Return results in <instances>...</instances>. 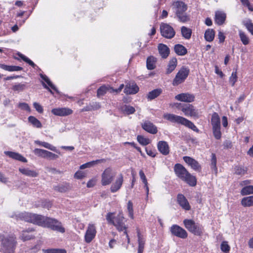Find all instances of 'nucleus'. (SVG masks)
I'll return each mask as SVG.
<instances>
[{
	"instance_id": "obj_6",
	"label": "nucleus",
	"mask_w": 253,
	"mask_h": 253,
	"mask_svg": "<svg viewBox=\"0 0 253 253\" xmlns=\"http://www.w3.org/2000/svg\"><path fill=\"white\" fill-rule=\"evenodd\" d=\"M183 223L185 228L195 235L200 236L203 234V227L194 220L186 219L184 220Z\"/></svg>"
},
{
	"instance_id": "obj_9",
	"label": "nucleus",
	"mask_w": 253,
	"mask_h": 253,
	"mask_svg": "<svg viewBox=\"0 0 253 253\" xmlns=\"http://www.w3.org/2000/svg\"><path fill=\"white\" fill-rule=\"evenodd\" d=\"M160 31L163 37L167 39H171L175 35V31L169 25L163 23L160 26Z\"/></svg>"
},
{
	"instance_id": "obj_14",
	"label": "nucleus",
	"mask_w": 253,
	"mask_h": 253,
	"mask_svg": "<svg viewBox=\"0 0 253 253\" xmlns=\"http://www.w3.org/2000/svg\"><path fill=\"white\" fill-rule=\"evenodd\" d=\"M175 99L180 101L190 103L194 101L195 96L189 93H182L176 95Z\"/></svg>"
},
{
	"instance_id": "obj_23",
	"label": "nucleus",
	"mask_w": 253,
	"mask_h": 253,
	"mask_svg": "<svg viewBox=\"0 0 253 253\" xmlns=\"http://www.w3.org/2000/svg\"><path fill=\"white\" fill-rule=\"evenodd\" d=\"M158 50L159 53L164 58H166L169 54V47L164 44H160L159 45Z\"/></svg>"
},
{
	"instance_id": "obj_21",
	"label": "nucleus",
	"mask_w": 253,
	"mask_h": 253,
	"mask_svg": "<svg viewBox=\"0 0 253 253\" xmlns=\"http://www.w3.org/2000/svg\"><path fill=\"white\" fill-rule=\"evenodd\" d=\"M139 90V87L134 83H130L126 85L124 92L126 94H135Z\"/></svg>"
},
{
	"instance_id": "obj_30",
	"label": "nucleus",
	"mask_w": 253,
	"mask_h": 253,
	"mask_svg": "<svg viewBox=\"0 0 253 253\" xmlns=\"http://www.w3.org/2000/svg\"><path fill=\"white\" fill-rule=\"evenodd\" d=\"M157 59L154 56H151L147 58L146 61V66L148 70H153L156 68Z\"/></svg>"
},
{
	"instance_id": "obj_58",
	"label": "nucleus",
	"mask_w": 253,
	"mask_h": 253,
	"mask_svg": "<svg viewBox=\"0 0 253 253\" xmlns=\"http://www.w3.org/2000/svg\"><path fill=\"white\" fill-rule=\"evenodd\" d=\"M58 158V156L54 153L47 151L45 159H47L50 160H56Z\"/></svg>"
},
{
	"instance_id": "obj_52",
	"label": "nucleus",
	"mask_w": 253,
	"mask_h": 253,
	"mask_svg": "<svg viewBox=\"0 0 253 253\" xmlns=\"http://www.w3.org/2000/svg\"><path fill=\"white\" fill-rule=\"evenodd\" d=\"M220 249L223 252L227 253L229 252L230 247L228 244L227 242L223 241L221 244Z\"/></svg>"
},
{
	"instance_id": "obj_39",
	"label": "nucleus",
	"mask_w": 253,
	"mask_h": 253,
	"mask_svg": "<svg viewBox=\"0 0 253 253\" xmlns=\"http://www.w3.org/2000/svg\"><path fill=\"white\" fill-rule=\"evenodd\" d=\"M211 123L212 127L220 126V118L217 113L214 112L212 114Z\"/></svg>"
},
{
	"instance_id": "obj_61",
	"label": "nucleus",
	"mask_w": 253,
	"mask_h": 253,
	"mask_svg": "<svg viewBox=\"0 0 253 253\" xmlns=\"http://www.w3.org/2000/svg\"><path fill=\"white\" fill-rule=\"evenodd\" d=\"M84 172L81 170L77 171L74 174V178L78 179H81L85 177Z\"/></svg>"
},
{
	"instance_id": "obj_3",
	"label": "nucleus",
	"mask_w": 253,
	"mask_h": 253,
	"mask_svg": "<svg viewBox=\"0 0 253 253\" xmlns=\"http://www.w3.org/2000/svg\"><path fill=\"white\" fill-rule=\"evenodd\" d=\"M114 213L109 212L106 215V220L108 222L112 224L119 232L126 230L127 226L125 224V218L122 211H120L116 216H113Z\"/></svg>"
},
{
	"instance_id": "obj_7",
	"label": "nucleus",
	"mask_w": 253,
	"mask_h": 253,
	"mask_svg": "<svg viewBox=\"0 0 253 253\" xmlns=\"http://www.w3.org/2000/svg\"><path fill=\"white\" fill-rule=\"evenodd\" d=\"M116 173L110 168L106 169L101 174V183L103 186L109 185L113 180Z\"/></svg>"
},
{
	"instance_id": "obj_45",
	"label": "nucleus",
	"mask_w": 253,
	"mask_h": 253,
	"mask_svg": "<svg viewBox=\"0 0 253 253\" xmlns=\"http://www.w3.org/2000/svg\"><path fill=\"white\" fill-rule=\"evenodd\" d=\"M137 140L138 142L142 145H147L150 143V140L147 138L144 137L142 135H138Z\"/></svg>"
},
{
	"instance_id": "obj_28",
	"label": "nucleus",
	"mask_w": 253,
	"mask_h": 253,
	"mask_svg": "<svg viewBox=\"0 0 253 253\" xmlns=\"http://www.w3.org/2000/svg\"><path fill=\"white\" fill-rule=\"evenodd\" d=\"M35 143L39 146L43 147L46 149L50 150L56 152L60 154V152H58L57 151L56 147L52 145L51 144H50L47 142H42V141H41L39 140H36V141H35Z\"/></svg>"
},
{
	"instance_id": "obj_11",
	"label": "nucleus",
	"mask_w": 253,
	"mask_h": 253,
	"mask_svg": "<svg viewBox=\"0 0 253 253\" xmlns=\"http://www.w3.org/2000/svg\"><path fill=\"white\" fill-rule=\"evenodd\" d=\"M171 234L181 239H185L188 236L186 231L177 225H173L170 227Z\"/></svg>"
},
{
	"instance_id": "obj_56",
	"label": "nucleus",
	"mask_w": 253,
	"mask_h": 253,
	"mask_svg": "<svg viewBox=\"0 0 253 253\" xmlns=\"http://www.w3.org/2000/svg\"><path fill=\"white\" fill-rule=\"evenodd\" d=\"M237 81V72L235 71L233 72L231 74V76L229 78V82L231 84V85L233 86L235 85V83Z\"/></svg>"
},
{
	"instance_id": "obj_64",
	"label": "nucleus",
	"mask_w": 253,
	"mask_h": 253,
	"mask_svg": "<svg viewBox=\"0 0 253 253\" xmlns=\"http://www.w3.org/2000/svg\"><path fill=\"white\" fill-rule=\"evenodd\" d=\"M18 107L22 110H25L29 112L30 111V108L27 103H20L19 104Z\"/></svg>"
},
{
	"instance_id": "obj_15",
	"label": "nucleus",
	"mask_w": 253,
	"mask_h": 253,
	"mask_svg": "<svg viewBox=\"0 0 253 253\" xmlns=\"http://www.w3.org/2000/svg\"><path fill=\"white\" fill-rule=\"evenodd\" d=\"M124 178L122 174H120L110 187L111 192L115 193L119 190L123 183Z\"/></svg>"
},
{
	"instance_id": "obj_26",
	"label": "nucleus",
	"mask_w": 253,
	"mask_h": 253,
	"mask_svg": "<svg viewBox=\"0 0 253 253\" xmlns=\"http://www.w3.org/2000/svg\"><path fill=\"white\" fill-rule=\"evenodd\" d=\"M137 237L138 243L137 253H143L144 248V245L145 244V240L144 238V237L142 235H141L139 231L137 232Z\"/></svg>"
},
{
	"instance_id": "obj_38",
	"label": "nucleus",
	"mask_w": 253,
	"mask_h": 253,
	"mask_svg": "<svg viewBox=\"0 0 253 253\" xmlns=\"http://www.w3.org/2000/svg\"><path fill=\"white\" fill-rule=\"evenodd\" d=\"M101 105L99 102H92L84 108L83 110L84 111H91L92 110H96L100 108Z\"/></svg>"
},
{
	"instance_id": "obj_2",
	"label": "nucleus",
	"mask_w": 253,
	"mask_h": 253,
	"mask_svg": "<svg viewBox=\"0 0 253 253\" xmlns=\"http://www.w3.org/2000/svg\"><path fill=\"white\" fill-rule=\"evenodd\" d=\"M174 169L177 176L181 180L186 182L191 186H194L196 185V177L191 175L182 165L177 164L175 165Z\"/></svg>"
},
{
	"instance_id": "obj_17",
	"label": "nucleus",
	"mask_w": 253,
	"mask_h": 253,
	"mask_svg": "<svg viewBox=\"0 0 253 253\" xmlns=\"http://www.w3.org/2000/svg\"><path fill=\"white\" fill-rule=\"evenodd\" d=\"M51 113L56 116H65L72 114L73 111L67 108H57L52 109Z\"/></svg>"
},
{
	"instance_id": "obj_59",
	"label": "nucleus",
	"mask_w": 253,
	"mask_h": 253,
	"mask_svg": "<svg viewBox=\"0 0 253 253\" xmlns=\"http://www.w3.org/2000/svg\"><path fill=\"white\" fill-rule=\"evenodd\" d=\"M18 55L23 60H24L25 62L28 63L29 65H30L32 67H34L36 66L35 64H34V63L32 61H31L30 59H29L28 57H27L26 56H24V55H23L22 54H19Z\"/></svg>"
},
{
	"instance_id": "obj_20",
	"label": "nucleus",
	"mask_w": 253,
	"mask_h": 253,
	"mask_svg": "<svg viewBox=\"0 0 253 253\" xmlns=\"http://www.w3.org/2000/svg\"><path fill=\"white\" fill-rule=\"evenodd\" d=\"M142 128L147 132L155 134L157 132V128L152 123L149 121H146L142 124Z\"/></svg>"
},
{
	"instance_id": "obj_50",
	"label": "nucleus",
	"mask_w": 253,
	"mask_h": 253,
	"mask_svg": "<svg viewBox=\"0 0 253 253\" xmlns=\"http://www.w3.org/2000/svg\"><path fill=\"white\" fill-rule=\"evenodd\" d=\"M43 252L44 253H66V251L65 250L59 249L43 250Z\"/></svg>"
},
{
	"instance_id": "obj_10",
	"label": "nucleus",
	"mask_w": 253,
	"mask_h": 253,
	"mask_svg": "<svg viewBox=\"0 0 253 253\" xmlns=\"http://www.w3.org/2000/svg\"><path fill=\"white\" fill-rule=\"evenodd\" d=\"M181 110L186 116H190L196 118L199 117V112L197 109L190 104H184L181 107Z\"/></svg>"
},
{
	"instance_id": "obj_13",
	"label": "nucleus",
	"mask_w": 253,
	"mask_h": 253,
	"mask_svg": "<svg viewBox=\"0 0 253 253\" xmlns=\"http://www.w3.org/2000/svg\"><path fill=\"white\" fill-rule=\"evenodd\" d=\"M173 9H174L175 15L180 13L186 12L187 10V5L184 2L181 1H174L172 4Z\"/></svg>"
},
{
	"instance_id": "obj_22",
	"label": "nucleus",
	"mask_w": 253,
	"mask_h": 253,
	"mask_svg": "<svg viewBox=\"0 0 253 253\" xmlns=\"http://www.w3.org/2000/svg\"><path fill=\"white\" fill-rule=\"evenodd\" d=\"M54 190L59 192H66L70 190L72 188L71 185L68 183H65L58 184L54 186Z\"/></svg>"
},
{
	"instance_id": "obj_25",
	"label": "nucleus",
	"mask_w": 253,
	"mask_h": 253,
	"mask_svg": "<svg viewBox=\"0 0 253 253\" xmlns=\"http://www.w3.org/2000/svg\"><path fill=\"white\" fill-rule=\"evenodd\" d=\"M226 19V14L221 11H217L215 15V21L218 25H222Z\"/></svg>"
},
{
	"instance_id": "obj_62",
	"label": "nucleus",
	"mask_w": 253,
	"mask_h": 253,
	"mask_svg": "<svg viewBox=\"0 0 253 253\" xmlns=\"http://www.w3.org/2000/svg\"><path fill=\"white\" fill-rule=\"evenodd\" d=\"M97 179L96 178H93L87 182L86 186L88 188L93 187L95 185Z\"/></svg>"
},
{
	"instance_id": "obj_41",
	"label": "nucleus",
	"mask_w": 253,
	"mask_h": 253,
	"mask_svg": "<svg viewBox=\"0 0 253 253\" xmlns=\"http://www.w3.org/2000/svg\"><path fill=\"white\" fill-rule=\"evenodd\" d=\"M240 193L242 196L253 194V185L244 186L241 189Z\"/></svg>"
},
{
	"instance_id": "obj_24",
	"label": "nucleus",
	"mask_w": 253,
	"mask_h": 253,
	"mask_svg": "<svg viewBox=\"0 0 253 253\" xmlns=\"http://www.w3.org/2000/svg\"><path fill=\"white\" fill-rule=\"evenodd\" d=\"M19 170L21 173L28 176L35 177L38 175V173L36 171L29 168H19Z\"/></svg>"
},
{
	"instance_id": "obj_16",
	"label": "nucleus",
	"mask_w": 253,
	"mask_h": 253,
	"mask_svg": "<svg viewBox=\"0 0 253 253\" xmlns=\"http://www.w3.org/2000/svg\"><path fill=\"white\" fill-rule=\"evenodd\" d=\"M184 162L189 165L193 169L196 171H200L201 167L199 163L195 159L188 157L184 156L183 158Z\"/></svg>"
},
{
	"instance_id": "obj_33",
	"label": "nucleus",
	"mask_w": 253,
	"mask_h": 253,
	"mask_svg": "<svg viewBox=\"0 0 253 253\" xmlns=\"http://www.w3.org/2000/svg\"><path fill=\"white\" fill-rule=\"evenodd\" d=\"M104 162V160H103V159L96 160L95 161H92L87 162L85 164L82 165L81 166H80V169H84L86 168H91L99 163Z\"/></svg>"
},
{
	"instance_id": "obj_54",
	"label": "nucleus",
	"mask_w": 253,
	"mask_h": 253,
	"mask_svg": "<svg viewBox=\"0 0 253 253\" xmlns=\"http://www.w3.org/2000/svg\"><path fill=\"white\" fill-rule=\"evenodd\" d=\"M127 211L128 212L129 216L133 219V204L132 203L129 201L127 203Z\"/></svg>"
},
{
	"instance_id": "obj_37",
	"label": "nucleus",
	"mask_w": 253,
	"mask_h": 253,
	"mask_svg": "<svg viewBox=\"0 0 253 253\" xmlns=\"http://www.w3.org/2000/svg\"><path fill=\"white\" fill-rule=\"evenodd\" d=\"M175 53L179 55H184L187 53L186 48L181 44H176L174 47Z\"/></svg>"
},
{
	"instance_id": "obj_29",
	"label": "nucleus",
	"mask_w": 253,
	"mask_h": 253,
	"mask_svg": "<svg viewBox=\"0 0 253 253\" xmlns=\"http://www.w3.org/2000/svg\"><path fill=\"white\" fill-rule=\"evenodd\" d=\"M241 204L244 207L253 206V196L244 197L241 201Z\"/></svg>"
},
{
	"instance_id": "obj_63",
	"label": "nucleus",
	"mask_w": 253,
	"mask_h": 253,
	"mask_svg": "<svg viewBox=\"0 0 253 253\" xmlns=\"http://www.w3.org/2000/svg\"><path fill=\"white\" fill-rule=\"evenodd\" d=\"M33 106L35 109L40 113H42L43 111L42 107L38 103L34 102Z\"/></svg>"
},
{
	"instance_id": "obj_46",
	"label": "nucleus",
	"mask_w": 253,
	"mask_h": 253,
	"mask_svg": "<svg viewBox=\"0 0 253 253\" xmlns=\"http://www.w3.org/2000/svg\"><path fill=\"white\" fill-rule=\"evenodd\" d=\"M110 88L111 87H107L105 85L101 86L97 89V96L100 97V96L104 95L108 90H110Z\"/></svg>"
},
{
	"instance_id": "obj_47",
	"label": "nucleus",
	"mask_w": 253,
	"mask_h": 253,
	"mask_svg": "<svg viewBox=\"0 0 253 253\" xmlns=\"http://www.w3.org/2000/svg\"><path fill=\"white\" fill-rule=\"evenodd\" d=\"M243 24L246 27L249 32L253 35V23L252 22L251 20L248 19L246 21H244L243 22Z\"/></svg>"
},
{
	"instance_id": "obj_4",
	"label": "nucleus",
	"mask_w": 253,
	"mask_h": 253,
	"mask_svg": "<svg viewBox=\"0 0 253 253\" xmlns=\"http://www.w3.org/2000/svg\"><path fill=\"white\" fill-rule=\"evenodd\" d=\"M163 118L171 123L181 124L196 132H199V129L192 122L182 117L173 114L165 113L163 115Z\"/></svg>"
},
{
	"instance_id": "obj_31",
	"label": "nucleus",
	"mask_w": 253,
	"mask_h": 253,
	"mask_svg": "<svg viewBox=\"0 0 253 253\" xmlns=\"http://www.w3.org/2000/svg\"><path fill=\"white\" fill-rule=\"evenodd\" d=\"M178 21L182 23H186L190 21V15L186 12L176 14Z\"/></svg>"
},
{
	"instance_id": "obj_60",
	"label": "nucleus",
	"mask_w": 253,
	"mask_h": 253,
	"mask_svg": "<svg viewBox=\"0 0 253 253\" xmlns=\"http://www.w3.org/2000/svg\"><path fill=\"white\" fill-rule=\"evenodd\" d=\"M18 55L23 60H24L25 62L28 63L29 65H30L32 67H34L36 66L35 64H34V63L32 61H31L30 59H29L28 57H27L26 56H24V55H23L22 54H19Z\"/></svg>"
},
{
	"instance_id": "obj_57",
	"label": "nucleus",
	"mask_w": 253,
	"mask_h": 253,
	"mask_svg": "<svg viewBox=\"0 0 253 253\" xmlns=\"http://www.w3.org/2000/svg\"><path fill=\"white\" fill-rule=\"evenodd\" d=\"M26 88V84H18L13 86L12 89L14 91H22Z\"/></svg>"
},
{
	"instance_id": "obj_42",
	"label": "nucleus",
	"mask_w": 253,
	"mask_h": 253,
	"mask_svg": "<svg viewBox=\"0 0 253 253\" xmlns=\"http://www.w3.org/2000/svg\"><path fill=\"white\" fill-rule=\"evenodd\" d=\"M28 120L29 122L31 123L35 127L37 128H41L42 127L41 123L35 117H29Z\"/></svg>"
},
{
	"instance_id": "obj_27",
	"label": "nucleus",
	"mask_w": 253,
	"mask_h": 253,
	"mask_svg": "<svg viewBox=\"0 0 253 253\" xmlns=\"http://www.w3.org/2000/svg\"><path fill=\"white\" fill-rule=\"evenodd\" d=\"M33 231V229L30 228L26 230H23L19 237L20 239L23 241H26L33 239L34 238V236L29 234L30 232Z\"/></svg>"
},
{
	"instance_id": "obj_5",
	"label": "nucleus",
	"mask_w": 253,
	"mask_h": 253,
	"mask_svg": "<svg viewBox=\"0 0 253 253\" xmlns=\"http://www.w3.org/2000/svg\"><path fill=\"white\" fill-rule=\"evenodd\" d=\"M16 243V237L14 235L7 236L2 239V250L4 253H14Z\"/></svg>"
},
{
	"instance_id": "obj_18",
	"label": "nucleus",
	"mask_w": 253,
	"mask_h": 253,
	"mask_svg": "<svg viewBox=\"0 0 253 253\" xmlns=\"http://www.w3.org/2000/svg\"><path fill=\"white\" fill-rule=\"evenodd\" d=\"M177 201L180 207L186 211L191 209L189 203L185 197L182 194H178L177 197Z\"/></svg>"
},
{
	"instance_id": "obj_8",
	"label": "nucleus",
	"mask_w": 253,
	"mask_h": 253,
	"mask_svg": "<svg viewBox=\"0 0 253 253\" xmlns=\"http://www.w3.org/2000/svg\"><path fill=\"white\" fill-rule=\"evenodd\" d=\"M189 73V70L185 67H182L176 74L174 79L172 81V84L174 86L178 84L184 82L188 77Z\"/></svg>"
},
{
	"instance_id": "obj_49",
	"label": "nucleus",
	"mask_w": 253,
	"mask_h": 253,
	"mask_svg": "<svg viewBox=\"0 0 253 253\" xmlns=\"http://www.w3.org/2000/svg\"><path fill=\"white\" fill-rule=\"evenodd\" d=\"M247 171V168L237 166L235 168V172L236 174L243 175H244Z\"/></svg>"
},
{
	"instance_id": "obj_51",
	"label": "nucleus",
	"mask_w": 253,
	"mask_h": 253,
	"mask_svg": "<svg viewBox=\"0 0 253 253\" xmlns=\"http://www.w3.org/2000/svg\"><path fill=\"white\" fill-rule=\"evenodd\" d=\"M123 110L127 115L132 114L134 113L135 111L134 107L128 105L124 106L123 108Z\"/></svg>"
},
{
	"instance_id": "obj_1",
	"label": "nucleus",
	"mask_w": 253,
	"mask_h": 253,
	"mask_svg": "<svg viewBox=\"0 0 253 253\" xmlns=\"http://www.w3.org/2000/svg\"><path fill=\"white\" fill-rule=\"evenodd\" d=\"M19 217L27 222L48 227L62 233L65 231L64 228L62 226L61 223L54 218L29 212L22 213L19 215Z\"/></svg>"
},
{
	"instance_id": "obj_40",
	"label": "nucleus",
	"mask_w": 253,
	"mask_h": 253,
	"mask_svg": "<svg viewBox=\"0 0 253 253\" xmlns=\"http://www.w3.org/2000/svg\"><path fill=\"white\" fill-rule=\"evenodd\" d=\"M182 36L186 39H190L192 35V30L185 26H182L181 28Z\"/></svg>"
},
{
	"instance_id": "obj_35",
	"label": "nucleus",
	"mask_w": 253,
	"mask_h": 253,
	"mask_svg": "<svg viewBox=\"0 0 253 253\" xmlns=\"http://www.w3.org/2000/svg\"><path fill=\"white\" fill-rule=\"evenodd\" d=\"M177 66V59L176 58H172L169 61L167 69V74L171 73Z\"/></svg>"
},
{
	"instance_id": "obj_55",
	"label": "nucleus",
	"mask_w": 253,
	"mask_h": 253,
	"mask_svg": "<svg viewBox=\"0 0 253 253\" xmlns=\"http://www.w3.org/2000/svg\"><path fill=\"white\" fill-rule=\"evenodd\" d=\"M211 169H213L215 171H217L216 167V158L215 154L214 153L211 154Z\"/></svg>"
},
{
	"instance_id": "obj_44",
	"label": "nucleus",
	"mask_w": 253,
	"mask_h": 253,
	"mask_svg": "<svg viewBox=\"0 0 253 253\" xmlns=\"http://www.w3.org/2000/svg\"><path fill=\"white\" fill-rule=\"evenodd\" d=\"M239 34L242 43L244 45L248 44L249 43V39L245 34V33L242 31L241 30H239Z\"/></svg>"
},
{
	"instance_id": "obj_36",
	"label": "nucleus",
	"mask_w": 253,
	"mask_h": 253,
	"mask_svg": "<svg viewBox=\"0 0 253 253\" xmlns=\"http://www.w3.org/2000/svg\"><path fill=\"white\" fill-rule=\"evenodd\" d=\"M215 32L213 29H208L205 33V40L209 42H212L214 38Z\"/></svg>"
},
{
	"instance_id": "obj_19",
	"label": "nucleus",
	"mask_w": 253,
	"mask_h": 253,
	"mask_svg": "<svg viewBox=\"0 0 253 253\" xmlns=\"http://www.w3.org/2000/svg\"><path fill=\"white\" fill-rule=\"evenodd\" d=\"M158 150L164 155H167L169 153V147L168 143L165 141H160L158 143Z\"/></svg>"
},
{
	"instance_id": "obj_12",
	"label": "nucleus",
	"mask_w": 253,
	"mask_h": 253,
	"mask_svg": "<svg viewBox=\"0 0 253 253\" xmlns=\"http://www.w3.org/2000/svg\"><path fill=\"white\" fill-rule=\"evenodd\" d=\"M96 234V230L95 225L92 223H89L88 225L85 236L84 239L86 243H90L95 237Z\"/></svg>"
},
{
	"instance_id": "obj_32",
	"label": "nucleus",
	"mask_w": 253,
	"mask_h": 253,
	"mask_svg": "<svg viewBox=\"0 0 253 253\" xmlns=\"http://www.w3.org/2000/svg\"><path fill=\"white\" fill-rule=\"evenodd\" d=\"M5 153L10 157L15 160H19L23 162H27V161L26 158L18 153L9 151L5 152Z\"/></svg>"
},
{
	"instance_id": "obj_43",
	"label": "nucleus",
	"mask_w": 253,
	"mask_h": 253,
	"mask_svg": "<svg viewBox=\"0 0 253 253\" xmlns=\"http://www.w3.org/2000/svg\"><path fill=\"white\" fill-rule=\"evenodd\" d=\"M47 151L46 150L36 148L34 150L33 152L36 155L38 156V157H40L45 159Z\"/></svg>"
},
{
	"instance_id": "obj_48",
	"label": "nucleus",
	"mask_w": 253,
	"mask_h": 253,
	"mask_svg": "<svg viewBox=\"0 0 253 253\" xmlns=\"http://www.w3.org/2000/svg\"><path fill=\"white\" fill-rule=\"evenodd\" d=\"M212 131L213 135L216 139H219L221 138L220 126L212 127Z\"/></svg>"
},
{
	"instance_id": "obj_53",
	"label": "nucleus",
	"mask_w": 253,
	"mask_h": 253,
	"mask_svg": "<svg viewBox=\"0 0 253 253\" xmlns=\"http://www.w3.org/2000/svg\"><path fill=\"white\" fill-rule=\"evenodd\" d=\"M41 77L48 84V85L52 89L57 91V89L56 87L52 84V83L50 82V81L46 76L41 74Z\"/></svg>"
},
{
	"instance_id": "obj_34",
	"label": "nucleus",
	"mask_w": 253,
	"mask_h": 253,
	"mask_svg": "<svg viewBox=\"0 0 253 253\" xmlns=\"http://www.w3.org/2000/svg\"><path fill=\"white\" fill-rule=\"evenodd\" d=\"M162 92V90L161 88L155 89L151 91H150L147 94L148 99L151 100L158 96H159Z\"/></svg>"
}]
</instances>
